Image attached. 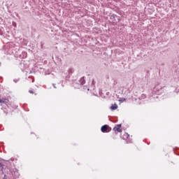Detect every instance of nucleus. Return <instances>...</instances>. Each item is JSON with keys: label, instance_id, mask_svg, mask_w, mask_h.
Instances as JSON below:
<instances>
[{"label": "nucleus", "instance_id": "4468645a", "mask_svg": "<svg viewBox=\"0 0 179 179\" xmlns=\"http://www.w3.org/2000/svg\"><path fill=\"white\" fill-rule=\"evenodd\" d=\"M29 93H31V94H34V92H33V90H29Z\"/></svg>", "mask_w": 179, "mask_h": 179}, {"label": "nucleus", "instance_id": "f8f14e48", "mask_svg": "<svg viewBox=\"0 0 179 179\" xmlns=\"http://www.w3.org/2000/svg\"><path fill=\"white\" fill-rule=\"evenodd\" d=\"M3 34V30H2V28H0V36H2Z\"/></svg>", "mask_w": 179, "mask_h": 179}, {"label": "nucleus", "instance_id": "6e6552de", "mask_svg": "<svg viewBox=\"0 0 179 179\" xmlns=\"http://www.w3.org/2000/svg\"><path fill=\"white\" fill-rule=\"evenodd\" d=\"M0 103H3V104H6V103H8V99H5L4 100H2V99H0Z\"/></svg>", "mask_w": 179, "mask_h": 179}, {"label": "nucleus", "instance_id": "1a4fd4ad", "mask_svg": "<svg viewBox=\"0 0 179 179\" xmlns=\"http://www.w3.org/2000/svg\"><path fill=\"white\" fill-rule=\"evenodd\" d=\"M74 70L73 69H69L68 71L69 75H72V73H73Z\"/></svg>", "mask_w": 179, "mask_h": 179}, {"label": "nucleus", "instance_id": "7ed1b4c3", "mask_svg": "<svg viewBox=\"0 0 179 179\" xmlns=\"http://www.w3.org/2000/svg\"><path fill=\"white\" fill-rule=\"evenodd\" d=\"M79 83L80 84L81 86H83V85H85V83H86V80H85V77H82L81 78H80Z\"/></svg>", "mask_w": 179, "mask_h": 179}, {"label": "nucleus", "instance_id": "f3484780", "mask_svg": "<svg viewBox=\"0 0 179 179\" xmlns=\"http://www.w3.org/2000/svg\"><path fill=\"white\" fill-rule=\"evenodd\" d=\"M52 86H53V87L55 88V89H57V87L55 86V84H52Z\"/></svg>", "mask_w": 179, "mask_h": 179}, {"label": "nucleus", "instance_id": "423d86ee", "mask_svg": "<svg viewBox=\"0 0 179 179\" xmlns=\"http://www.w3.org/2000/svg\"><path fill=\"white\" fill-rule=\"evenodd\" d=\"M115 17H117V15H115V14H113L112 15H110V19L113 22H115Z\"/></svg>", "mask_w": 179, "mask_h": 179}, {"label": "nucleus", "instance_id": "412c9836", "mask_svg": "<svg viewBox=\"0 0 179 179\" xmlns=\"http://www.w3.org/2000/svg\"><path fill=\"white\" fill-rule=\"evenodd\" d=\"M41 47H43V43H41Z\"/></svg>", "mask_w": 179, "mask_h": 179}, {"label": "nucleus", "instance_id": "9b49d317", "mask_svg": "<svg viewBox=\"0 0 179 179\" xmlns=\"http://www.w3.org/2000/svg\"><path fill=\"white\" fill-rule=\"evenodd\" d=\"M19 80H20V79L15 78V79L13 80V82H15V83H17V82H19Z\"/></svg>", "mask_w": 179, "mask_h": 179}, {"label": "nucleus", "instance_id": "a211bd4d", "mask_svg": "<svg viewBox=\"0 0 179 179\" xmlns=\"http://www.w3.org/2000/svg\"><path fill=\"white\" fill-rule=\"evenodd\" d=\"M13 26H16V22H13Z\"/></svg>", "mask_w": 179, "mask_h": 179}, {"label": "nucleus", "instance_id": "dca6fc26", "mask_svg": "<svg viewBox=\"0 0 179 179\" xmlns=\"http://www.w3.org/2000/svg\"><path fill=\"white\" fill-rule=\"evenodd\" d=\"M3 163L0 162V167H3Z\"/></svg>", "mask_w": 179, "mask_h": 179}, {"label": "nucleus", "instance_id": "9d476101", "mask_svg": "<svg viewBox=\"0 0 179 179\" xmlns=\"http://www.w3.org/2000/svg\"><path fill=\"white\" fill-rule=\"evenodd\" d=\"M129 136V134H126L124 135L123 139H128Z\"/></svg>", "mask_w": 179, "mask_h": 179}, {"label": "nucleus", "instance_id": "aec40b11", "mask_svg": "<svg viewBox=\"0 0 179 179\" xmlns=\"http://www.w3.org/2000/svg\"><path fill=\"white\" fill-rule=\"evenodd\" d=\"M24 54H25V55H27V53L26 52H24Z\"/></svg>", "mask_w": 179, "mask_h": 179}, {"label": "nucleus", "instance_id": "f03ea898", "mask_svg": "<svg viewBox=\"0 0 179 179\" xmlns=\"http://www.w3.org/2000/svg\"><path fill=\"white\" fill-rule=\"evenodd\" d=\"M20 174H19V172L17 171V169H15L14 171H13V177L14 179H16V178H19Z\"/></svg>", "mask_w": 179, "mask_h": 179}, {"label": "nucleus", "instance_id": "20e7f679", "mask_svg": "<svg viewBox=\"0 0 179 179\" xmlns=\"http://www.w3.org/2000/svg\"><path fill=\"white\" fill-rule=\"evenodd\" d=\"M117 108H118V105H117V103H114V105L110 106V110H117Z\"/></svg>", "mask_w": 179, "mask_h": 179}, {"label": "nucleus", "instance_id": "f257e3e1", "mask_svg": "<svg viewBox=\"0 0 179 179\" xmlns=\"http://www.w3.org/2000/svg\"><path fill=\"white\" fill-rule=\"evenodd\" d=\"M101 131L103 134L111 132V127L108 124H105L101 127Z\"/></svg>", "mask_w": 179, "mask_h": 179}, {"label": "nucleus", "instance_id": "39448f33", "mask_svg": "<svg viewBox=\"0 0 179 179\" xmlns=\"http://www.w3.org/2000/svg\"><path fill=\"white\" fill-rule=\"evenodd\" d=\"M113 131H117V132H122V129H121V128H120V127H114L113 128Z\"/></svg>", "mask_w": 179, "mask_h": 179}, {"label": "nucleus", "instance_id": "0eeeda50", "mask_svg": "<svg viewBox=\"0 0 179 179\" xmlns=\"http://www.w3.org/2000/svg\"><path fill=\"white\" fill-rule=\"evenodd\" d=\"M113 86L118 85V80L117 78H113Z\"/></svg>", "mask_w": 179, "mask_h": 179}, {"label": "nucleus", "instance_id": "ddd939ff", "mask_svg": "<svg viewBox=\"0 0 179 179\" xmlns=\"http://www.w3.org/2000/svg\"><path fill=\"white\" fill-rule=\"evenodd\" d=\"M141 99H146V95L142 94Z\"/></svg>", "mask_w": 179, "mask_h": 179}, {"label": "nucleus", "instance_id": "6ab92c4d", "mask_svg": "<svg viewBox=\"0 0 179 179\" xmlns=\"http://www.w3.org/2000/svg\"><path fill=\"white\" fill-rule=\"evenodd\" d=\"M94 83H96L94 82V80H92V84L94 85Z\"/></svg>", "mask_w": 179, "mask_h": 179}, {"label": "nucleus", "instance_id": "2eb2a0df", "mask_svg": "<svg viewBox=\"0 0 179 179\" xmlns=\"http://www.w3.org/2000/svg\"><path fill=\"white\" fill-rule=\"evenodd\" d=\"M117 128H121V127H122V124H117Z\"/></svg>", "mask_w": 179, "mask_h": 179}]
</instances>
